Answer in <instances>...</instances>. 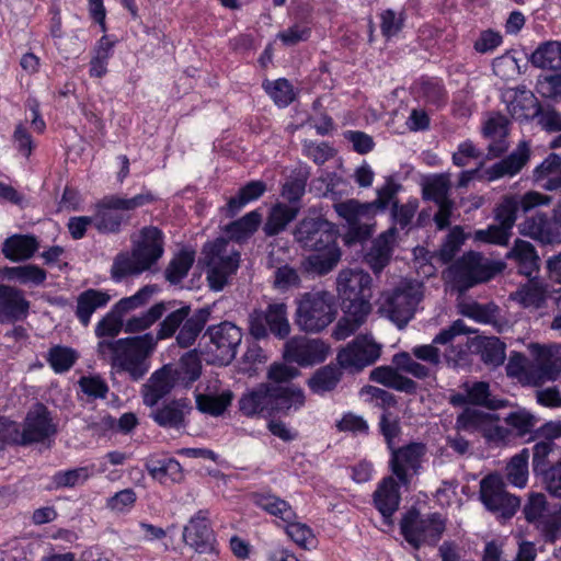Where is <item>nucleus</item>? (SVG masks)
<instances>
[{
	"label": "nucleus",
	"instance_id": "nucleus-1",
	"mask_svg": "<svg viewBox=\"0 0 561 561\" xmlns=\"http://www.w3.org/2000/svg\"><path fill=\"white\" fill-rule=\"evenodd\" d=\"M371 276L363 270L346 268L339 273L336 289L344 316L333 330L336 340H345L366 322L371 312Z\"/></svg>",
	"mask_w": 561,
	"mask_h": 561
},
{
	"label": "nucleus",
	"instance_id": "nucleus-2",
	"mask_svg": "<svg viewBox=\"0 0 561 561\" xmlns=\"http://www.w3.org/2000/svg\"><path fill=\"white\" fill-rule=\"evenodd\" d=\"M401 185L391 178L377 190V198L369 203H360L357 199H347L333 205L336 214L343 218L348 229L344 236L347 244L367 240L375 228V216L377 211H383L397 199Z\"/></svg>",
	"mask_w": 561,
	"mask_h": 561
},
{
	"label": "nucleus",
	"instance_id": "nucleus-3",
	"mask_svg": "<svg viewBox=\"0 0 561 561\" xmlns=\"http://www.w3.org/2000/svg\"><path fill=\"white\" fill-rule=\"evenodd\" d=\"M157 337L144 335L118 340L99 341L96 352L100 358L113 368L129 374L133 380L141 379L149 370L148 357L153 352Z\"/></svg>",
	"mask_w": 561,
	"mask_h": 561
},
{
	"label": "nucleus",
	"instance_id": "nucleus-4",
	"mask_svg": "<svg viewBox=\"0 0 561 561\" xmlns=\"http://www.w3.org/2000/svg\"><path fill=\"white\" fill-rule=\"evenodd\" d=\"M163 234L157 227H145L131 252L118 253L112 264L111 275L116 282L128 276H138L149 271L164 253Z\"/></svg>",
	"mask_w": 561,
	"mask_h": 561
},
{
	"label": "nucleus",
	"instance_id": "nucleus-5",
	"mask_svg": "<svg viewBox=\"0 0 561 561\" xmlns=\"http://www.w3.org/2000/svg\"><path fill=\"white\" fill-rule=\"evenodd\" d=\"M202 255L209 288L222 290L240 266V252L229 240L217 238L204 244Z\"/></svg>",
	"mask_w": 561,
	"mask_h": 561
},
{
	"label": "nucleus",
	"instance_id": "nucleus-6",
	"mask_svg": "<svg viewBox=\"0 0 561 561\" xmlns=\"http://www.w3.org/2000/svg\"><path fill=\"white\" fill-rule=\"evenodd\" d=\"M211 310L209 307L192 309L184 305L170 312L159 324L157 340H164L175 335V341L180 347L192 346L205 325L210 319Z\"/></svg>",
	"mask_w": 561,
	"mask_h": 561
},
{
	"label": "nucleus",
	"instance_id": "nucleus-7",
	"mask_svg": "<svg viewBox=\"0 0 561 561\" xmlns=\"http://www.w3.org/2000/svg\"><path fill=\"white\" fill-rule=\"evenodd\" d=\"M335 297L327 290L305 293L297 301L295 323L307 333H318L336 318Z\"/></svg>",
	"mask_w": 561,
	"mask_h": 561
},
{
	"label": "nucleus",
	"instance_id": "nucleus-8",
	"mask_svg": "<svg viewBox=\"0 0 561 561\" xmlns=\"http://www.w3.org/2000/svg\"><path fill=\"white\" fill-rule=\"evenodd\" d=\"M154 201L150 192L138 194L126 198L119 195L104 196L96 205V211L93 216L94 227L102 233H116L121 230L123 222L128 217L124 211H131Z\"/></svg>",
	"mask_w": 561,
	"mask_h": 561
},
{
	"label": "nucleus",
	"instance_id": "nucleus-9",
	"mask_svg": "<svg viewBox=\"0 0 561 561\" xmlns=\"http://www.w3.org/2000/svg\"><path fill=\"white\" fill-rule=\"evenodd\" d=\"M503 266L501 262H491L481 253L470 251L450 266V273L457 287L466 290L490 280L502 271Z\"/></svg>",
	"mask_w": 561,
	"mask_h": 561
},
{
	"label": "nucleus",
	"instance_id": "nucleus-10",
	"mask_svg": "<svg viewBox=\"0 0 561 561\" xmlns=\"http://www.w3.org/2000/svg\"><path fill=\"white\" fill-rule=\"evenodd\" d=\"M248 322L249 332L255 340L267 339L270 334L286 340L291 331L285 302H270L265 309H254Z\"/></svg>",
	"mask_w": 561,
	"mask_h": 561
},
{
	"label": "nucleus",
	"instance_id": "nucleus-11",
	"mask_svg": "<svg viewBox=\"0 0 561 561\" xmlns=\"http://www.w3.org/2000/svg\"><path fill=\"white\" fill-rule=\"evenodd\" d=\"M528 523L534 524L547 542L561 536V503L549 505L542 493H531L523 508Z\"/></svg>",
	"mask_w": 561,
	"mask_h": 561
},
{
	"label": "nucleus",
	"instance_id": "nucleus-12",
	"mask_svg": "<svg viewBox=\"0 0 561 561\" xmlns=\"http://www.w3.org/2000/svg\"><path fill=\"white\" fill-rule=\"evenodd\" d=\"M401 533L405 540L414 548L422 545L435 546L445 531V520L438 513L426 516L416 511H410L400 523Z\"/></svg>",
	"mask_w": 561,
	"mask_h": 561
},
{
	"label": "nucleus",
	"instance_id": "nucleus-13",
	"mask_svg": "<svg viewBox=\"0 0 561 561\" xmlns=\"http://www.w3.org/2000/svg\"><path fill=\"white\" fill-rule=\"evenodd\" d=\"M470 331L466 327L462 320H456L446 329H443L434 339L432 344L414 346L411 350V354L419 360L425 362L431 366H438L440 364V353L435 344L449 345L450 351L445 353V357L448 363L453 362L455 365L458 364L462 356L466 355V350L457 345L456 352L454 342L457 336L467 334Z\"/></svg>",
	"mask_w": 561,
	"mask_h": 561
},
{
	"label": "nucleus",
	"instance_id": "nucleus-14",
	"mask_svg": "<svg viewBox=\"0 0 561 561\" xmlns=\"http://www.w3.org/2000/svg\"><path fill=\"white\" fill-rule=\"evenodd\" d=\"M295 241L309 251H322L336 247L334 225L321 216H307L294 229Z\"/></svg>",
	"mask_w": 561,
	"mask_h": 561
},
{
	"label": "nucleus",
	"instance_id": "nucleus-15",
	"mask_svg": "<svg viewBox=\"0 0 561 561\" xmlns=\"http://www.w3.org/2000/svg\"><path fill=\"white\" fill-rule=\"evenodd\" d=\"M534 360L526 366L525 382L539 387L548 381L557 380L561 375V357L556 346H543L533 343L528 346Z\"/></svg>",
	"mask_w": 561,
	"mask_h": 561
},
{
	"label": "nucleus",
	"instance_id": "nucleus-16",
	"mask_svg": "<svg viewBox=\"0 0 561 561\" xmlns=\"http://www.w3.org/2000/svg\"><path fill=\"white\" fill-rule=\"evenodd\" d=\"M500 416L477 409H465L456 420L457 430L469 433L480 432L482 436L494 444H504L511 436V431L497 424Z\"/></svg>",
	"mask_w": 561,
	"mask_h": 561
},
{
	"label": "nucleus",
	"instance_id": "nucleus-17",
	"mask_svg": "<svg viewBox=\"0 0 561 561\" xmlns=\"http://www.w3.org/2000/svg\"><path fill=\"white\" fill-rule=\"evenodd\" d=\"M551 197L536 191H529L523 195L507 194L494 209V218L497 224L512 231L519 213L527 214L535 207L548 205Z\"/></svg>",
	"mask_w": 561,
	"mask_h": 561
},
{
	"label": "nucleus",
	"instance_id": "nucleus-18",
	"mask_svg": "<svg viewBox=\"0 0 561 561\" xmlns=\"http://www.w3.org/2000/svg\"><path fill=\"white\" fill-rule=\"evenodd\" d=\"M381 345L370 335H358L336 355L340 367L352 373H358L378 360Z\"/></svg>",
	"mask_w": 561,
	"mask_h": 561
},
{
	"label": "nucleus",
	"instance_id": "nucleus-19",
	"mask_svg": "<svg viewBox=\"0 0 561 561\" xmlns=\"http://www.w3.org/2000/svg\"><path fill=\"white\" fill-rule=\"evenodd\" d=\"M423 299V284L409 280L398 286L388 299V312L391 321L400 329L413 318L417 305Z\"/></svg>",
	"mask_w": 561,
	"mask_h": 561
},
{
	"label": "nucleus",
	"instance_id": "nucleus-20",
	"mask_svg": "<svg viewBox=\"0 0 561 561\" xmlns=\"http://www.w3.org/2000/svg\"><path fill=\"white\" fill-rule=\"evenodd\" d=\"M480 497L489 511L505 519L514 516L520 505L517 496L506 492L500 474H489L481 480Z\"/></svg>",
	"mask_w": 561,
	"mask_h": 561
},
{
	"label": "nucleus",
	"instance_id": "nucleus-21",
	"mask_svg": "<svg viewBox=\"0 0 561 561\" xmlns=\"http://www.w3.org/2000/svg\"><path fill=\"white\" fill-rule=\"evenodd\" d=\"M205 336L209 337L208 351L214 354L216 362L228 365L237 355L242 341V331L232 322L224 321L208 327Z\"/></svg>",
	"mask_w": 561,
	"mask_h": 561
},
{
	"label": "nucleus",
	"instance_id": "nucleus-22",
	"mask_svg": "<svg viewBox=\"0 0 561 561\" xmlns=\"http://www.w3.org/2000/svg\"><path fill=\"white\" fill-rule=\"evenodd\" d=\"M328 356V346L318 339L294 336L284 345L286 362L307 367L322 363Z\"/></svg>",
	"mask_w": 561,
	"mask_h": 561
},
{
	"label": "nucleus",
	"instance_id": "nucleus-23",
	"mask_svg": "<svg viewBox=\"0 0 561 561\" xmlns=\"http://www.w3.org/2000/svg\"><path fill=\"white\" fill-rule=\"evenodd\" d=\"M56 433L57 427L50 412L44 404L38 403L26 414L23 430L20 431L19 445L43 443Z\"/></svg>",
	"mask_w": 561,
	"mask_h": 561
},
{
	"label": "nucleus",
	"instance_id": "nucleus-24",
	"mask_svg": "<svg viewBox=\"0 0 561 561\" xmlns=\"http://www.w3.org/2000/svg\"><path fill=\"white\" fill-rule=\"evenodd\" d=\"M391 458L389 461L392 473L398 478L401 484L408 485L410 478L408 470L417 472L421 467L422 458L427 451V447L423 443L412 442L402 447L389 449Z\"/></svg>",
	"mask_w": 561,
	"mask_h": 561
},
{
	"label": "nucleus",
	"instance_id": "nucleus-25",
	"mask_svg": "<svg viewBox=\"0 0 561 561\" xmlns=\"http://www.w3.org/2000/svg\"><path fill=\"white\" fill-rule=\"evenodd\" d=\"M183 539L198 553L214 551L215 536L207 523L206 513L201 511L191 518L188 525L184 527Z\"/></svg>",
	"mask_w": 561,
	"mask_h": 561
},
{
	"label": "nucleus",
	"instance_id": "nucleus-26",
	"mask_svg": "<svg viewBox=\"0 0 561 561\" xmlns=\"http://www.w3.org/2000/svg\"><path fill=\"white\" fill-rule=\"evenodd\" d=\"M272 383H260L244 392L239 399V410L245 416L272 415Z\"/></svg>",
	"mask_w": 561,
	"mask_h": 561
},
{
	"label": "nucleus",
	"instance_id": "nucleus-27",
	"mask_svg": "<svg viewBox=\"0 0 561 561\" xmlns=\"http://www.w3.org/2000/svg\"><path fill=\"white\" fill-rule=\"evenodd\" d=\"M397 234L398 229L390 227L373 241L364 260L374 273H380L389 264L397 241Z\"/></svg>",
	"mask_w": 561,
	"mask_h": 561
},
{
	"label": "nucleus",
	"instance_id": "nucleus-28",
	"mask_svg": "<svg viewBox=\"0 0 561 561\" xmlns=\"http://www.w3.org/2000/svg\"><path fill=\"white\" fill-rule=\"evenodd\" d=\"M507 111L516 121H530L541 113V106L535 94L525 88H517L504 95Z\"/></svg>",
	"mask_w": 561,
	"mask_h": 561
},
{
	"label": "nucleus",
	"instance_id": "nucleus-29",
	"mask_svg": "<svg viewBox=\"0 0 561 561\" xmlns=\"http://www.w3.org/2000/svg\"><path fill=\"white\" fill-rule=\"evenodd\" d=\"M175 382L178 381L172 374V366L164 365L154 371L142 386L141 393L144 403L153 408L162 398L171 392Z\"/></svg>",
	"mask_w": 561,
	"mask_h": 561
},
{
	"label": "nucleus",
	"instance_id": "nucleus-30",
	"mask_svg": "<svg viewBox=\"0 0 561 561\" xmlns=\"http://www.w3.org/2000/svg\"><path fill=\"white\" fill-rule=\"evenodd\" d=\"M192 411L188 399L181 398L153 409L150 417L161 427L180 428L185 426V415Z\"/></svg>",
	"mask_w": 561,
	"mask_h": 561
},
{
	"label": "nucleus",
	"instance_id": "nucleus-31",
	"mask_svg": "<svg viewBox=\"0 0 561 561\" xmlns=\"http://www.w3.org/2000/svg\"><path fill=\"white\" fill-rule=\"evenodd\" d=\"M30 302L22 290L0 284V319L19 321L26 318Z\"/></svg>",
	"mask_w": 561,
	"mask_h": 561
},
{
	"label": "nucleus",
	"instance_id": "nucleus-32",
	"mask_svg": "<svg viewBox=\"0 0 561 561\" xmlns=\"http://www.w3.org/2000/svg\"><path fill=\"white\" fill-rule=\"evenodd\" d=\"M530 149L526 141H520L517 148L506 158L494 163L486 170L489 181L517 174L528 162Z\"/></svg>",
	"mask_w": 561,
	"mask_h": 561
},
{
	"label": "nucleus",
	"instance_id": "nucleus-33",
	"mask_svg": "<svg viewBox=\"0 0 561 561\" xmlns=\"http://www.w3.org/2000/svg\"><path fill=\"white\" fill-rule=\"evenodd\" d=\"M399 371L396 366H379L370 371L369 379L397 391L408 394L416 393L417 383Z\"/></svg>",
	"mask_w": 561,
	"mask_h": 561
},
{
	"label": "nucleus",
	"instance_id": "nucleus-34",
	"mask_svg": "<svg viewBox=\"0 0 561 561\" xmlns=\"http://www.w3.org/2000/svg\"><path fill=\"white\" fill-rule=\"evenodd\" d=\"M272 394L273 413H288L290 410L297 411L306 402L304 390L294 385L272 383Z\"/></svg>",
	"mask_w": 561,
	"mask_h": 561
},
{
	"label": "nucleus",
	"instance_id": "nucleus-35",
	"mask_svg": "<svg viewBox=\"0 0 561 561\" xmlns=\"http://www.w3.org/2000/svg\"><path fill=\"white\" fill-rule=\"evenodd\" d=\"M374 503L387 522L398 510L400 503L399 485L394 478H385L374 493Z\"/></svg>",
	"mask_w": 561,
	"mask_h": 561
},
{
	"label": "nucleus",
	"instance_id": "nucleus-36",
	"mask_svg": "<svg viewBox=\"0 0 561 561\" xmlns=\"http://www.w3.org/2000/svg\"><path fill=\"white\" fill-rule=\"evenodd\" d=\"M506 257L516 263L518 273L531 277L538 271L539 257L534 245L525 240L516 239Z\"/></svg>",
	"mask_w": 561,
	"mask_h": 561
},
{
	"label": "nucleus",
	"instance_id": "nucleus-37",
	"mask_svg": "<svg viewBox=\"0 0 561 561\" xmlns=\"http://www.w3.org/2000/svg\"><path fill=\"white\" fill-rule=\"evenodd\" d=\"M111 300L106 291L87 289L77 297L76 316L83 327H88L94 311L105 307Z\"/></svg>",
	"mask_w": 561,
	"mask_h": 561
},
{
	"label": "nucleus",
	"instance_id": "nucleus-38",
	"mask_svg": "<svg viewBox=\"0 0 561 561\" xmlns=\"http://www.w3.org/2000/svg\"><path fill=\"white\" fill-rule=\"evenodd\" d=\"M534 179L547 191L561 188V156L550 153L535 170Z\"/></svg>",
	"mask_w": 561,
	"mask_h": 561
},
{
	"label": "nucleus",
	"instance_id": "nucleus-39",
	"mask_svg": "<svg viewBox=\"0 0 561 561\" xmlns=\"http://www.w3.org/2000/svg\"><path fill=\"white\" fill-rule=\"evenodd\" d=\"M38 249L34 236L14 234L7 238L2 244V253L12 262L24 261L33 256Z\"/></svg>",
	"mask_w": 561,
	"mask_h": 561
},
{
	"label": "nucleus",
	"instance_id": "nucleus-40",
	"mask_svg": "<svg viewBox=\"0 0 561 561\" xmlns=\"http://www.w3.org/2000/svg\"><path fill=\"white\" fill-rule=\"evenodd\" d=\"M508 119L502 114H494L485 122L484 136L493 140L488 147L490 156L497 157L505 151L504 139L508 134Z\"/></svg>",
	"mask_w": 561,
	"mask_h": 561
},
{
	"label": "nucleus",
	"instance_id": "nucleus-41",
	"mask_svg": "<svg viewBox=\"0 0 561 561\" xmlns=\"http://www.w3.org/2000/svg\"><path fill=\"white\" fill-rule=\"evenodd\" d=\"M342 367L329 364L318 368L308 379L309 389L319 396L333 391L340 383L343 373Z\"/></svg>",
	"mask_w": 561,
	"mask_h": 561
},
{
	"label": "nucleus",
	"instance_id": "nucleus-42",
	"mask_svg": "<svg viewBox=\"0 0 561 561\" xmlns=\"http://www.w3.org/2000/svg\"><path fill=\"white\" fill-rule=\"evenodd\" d=\"M316 252L317 253L309 255L302 262V266L308 273L319 276L327 275L341 260V250L337 245Z\"/></svg>",
	"mask_w": 561,
	"mask_h": 561
},
{
	"label": "nucleus",
	"instance_id": "nucleus-43",
	"mask_svg": "<svg viewBox=\"0 0 561 561\" xmlns=\"http://www.w3.org/2000/svg\"><path fill=\"white\" fill-rule=\"evenodd\" d=\"M477 351L481 360L489 367L496 368L504 364L506 358V345L496 336H478L476 339Z\"/></svg>",
	"mask_w": 561,
	"mask_h": 561
},
{
	"label": "nucleus",
	"instance_id": "nucleus-44",
	"mask_svg": "<svg viewBox=\"0 0 561 561\" xmlns=\"http://www.w3.org/2000/svg\"><path fill=\"white\" fill-rule=\"evenodd\" d=\"M298 215V208L286 204L277 203L274 205L263 226V231L267 237L277 236L286 229Z\"/></svg>",
	"mask_w": 561,
	"mask_h": 561
},
{
	"label": "nucleus",
	"instance_id": "nucleus-45",
	"mask_svg": "<svg viewBox=\"0 0 561 561\" xmlns=\"http://www.w3.org/2000/svg\"><path fill=\"white\" fill-rule=\"evenodd\" d=\"M512 298L526 308H540L547 298V286L543 282L531 276L526 284L512 294Z\"/></svg>",
	"mask_w": 561,
	"mask_h": 561
},
{
	"label": "nucleus",
	"instance_id": "nucleus-46",
	"mask_svg": "<svg viewBox=\"0 0 561 561\" xmlns=\"http://www.w3.org/2000/svg\"><path fill=\"white\" fill-rule=\"evenodd\" d=\"M195 262V251L182 249L169 262L164 270V278L171 285L180 284L188 274Z\"/></svg>",
	"mask_w": 561,
	"mask_h": 561
},
{
	"label": "nucleus",
	"instance_id": "nucleus-47",
	"mask_svg": "<svg viewBox=\"0 0 561 561\" xmlns=\"http://www.w3.org/2000/svg\"><path fill=\"white\" fill-rule=\"evenodd\" d=\"M540 431L546 439L536 443L533 447V471L537 476H542L550 468L549 455L561 444V437H550L545 433V425Z\"/></svg>",
	"mask_w": 561,
	"mask_h": 561
},
{
	"label": "nucleus",
	"instance_id": "nucleus-48",
	"mask_svg": "<svg viewBox=\"0 0 561 561\" xmlns=\"http://www.w3.org/2000/svg\"><path fill=\"white\" fill-rule=\"evenodd\" d=\"M531 64L541 69H561V43L547 42L541 44L531 55Z\"/></svg>",
	"mask_w": 561,
	"mask_h": 561
},
{
	"label": "nucleus",
	"instance_id": "nucleus-49",
	"mask_svg": "<svg viewBox=\"0 0 561 561\" xmlns=\"http://www.w3.org/2000/svg\"><path fill=\"white\" fill-rule=\"evenodd\" d=\"M253 502L268 514L279 517L286 523L295 517L291 506L274 494L256 493L253 495Z\"/></svg>",
	"mask_w": 561,
	"mask_h": 561
},
{
	"label": "nucleus",
	"instance_id": "nucleus-50",
	"mask_svg": "<svg viewBox=\"0 0 561 561\" xmlns=\"http://www.w3.org/2000/svg\"><path fill=\"white\" fill-rule=\"evenodd\" d=\"M202 364L195 351L185 353L176 367H172V374L176 381L188 386L201 376Z\"/></svg>",
	"mask_w": 561,
	"mask_h": 561
},
{
	"label": "nucleus",
	"instance_id": "nucleus-51",
	"mask_svg": "<svg viewBox=\"0 0 561 561\" xmlns=\"http://www.w3.org/2000/svg\"><path fill=\"white\" fill-rule=\"evenodd\" d=\"M528 448L522 449L513 456L506 465L507 481L518 488H524L528 480Z\"/></svg>",
	"mask_w": 561,
	"mask_h": 561
},
{
	"label": "nucleus",
	"instance_id": "nucleus-52",
	"mask_svg": "<svg viewBox=\"0 0 561 561\" xmlns=\"http://www.w3.org/2000/svg\"><path fill=\"white\" fill-rule=\"evenodd\" d=\"M266 191V184L263 181H251L239 190L237 196L228 202V210L234 216L248 203L260 198Z\"/></svg>",
	"mask_w": 561,
	"mask_h": 561
},
{
	"label": "nucleus",
	"instance_id": "nucleus-53",
	"mask_svg": "<svg viewBox=\"0 0 561 561\" xmlns=\"http://www.w3.org/2000/svg\"><path fill=\"white\" fill-rule=\"evenodd\" d=\"M232 398L233 394L230 390L224 391L217 396L197 394L196 407L203 413L218 416L231 404Z\"/></svg>",
	"mask_w": 561,
	"mask_h": 561
},
{
	"label": "nucleus",
	"instance_id": "nucleus-54",
	"mask_svg": "<svg viewBox=\"0 0 561 561\" xmlns=\"http://www.w3.org/2000/svg\"><path fill=\"white\" fill-rule=\"evenodd\" d=\"M469 403L481 405L490 410L505 407V401L491 398L490 386L485 381H476L472 386L466 385Z\"/></svg>",
	"mask_w": 561,
	"mask_h": 561
},
{
	"label": "nucleus",
	"instance_id": "nucleus-55",
	"mask_svg": "<svg viewBox=\"0 0 561 561\" xmlns=\"http://www.w3.org/2000/svg\"><path fill=\"white\" fill-rule=\"evenodd\" d=\"M46 359L55 373L62 374L71 369L78 359V354L70 347L55 345L49 348Z\"/></svg>",
	"mask_w": 561,
	"mask_h": 561
},
{
	"label": "nucleus",
	"instance_id": "nucleus-56",
	"mask_svg": "<svg viewBox=\"0 0 561 561\" xmlns=\"http://www.w3.org/2000/svg\"><path fill=\"white\" fill-rule=\"evenodd\" d=\"M262 220V215L259 210H253L244 215L242 218L229 224L227 232L236 240H242L253 234Z\"/></svg>",
	"mask_w": 561,
	"mask_h": 561
},
{
	"label": "nucleus",
	"instance_id": "nucleus-57",
	"mask_svg": "<svg viewBox=\"0 0 561 561\" xmlns=\"http://www.w3.org/2000/svg\"><path fill=\"white\" fill-rule=\"evenodd\" d=\"M168 305L163 301L153 305L147 312L139 317H133L125 323V332L136 333L151 327L159 320L168 309Z\"/></svg>",
	"mask_w": 561,
	"mask_h": 561
},
{
	"label": "nucleus",
	"instance_id": "nucleus-58",
	"mask_svg": "<svg viewBox=\"0 0 561 561\" xmlns=\"http://www.w3.org/2000/svg\"><path fill=\"white\" fill-rule=\"evenodd\" d=\"M414 356L408 352H400L392 356V364L400 371L412 375L417 379H425L432 375L427 365L419 363Z\"/></svg>",
	"mask_w": 561,
	"mask_h": 561
},
{
	"label": "nucleus",
	"instance_id": "nucleus-59",
	"mask_svg": "<svg viewBox=\"0 0 561 561\" xmlns=\"http://www.w3.org/2000/svg\"><path fill=\"white\" fill-rule=\"evenodd\" d=\"M419 201L410 199L404 204L394 201L390 209L392 227L399 226L401 229H410L412 220L417 211Z\"/></svg>",
	"mask_w": 561,
	"mask_h": 561
},
{
	"label": "nucleus",
	"instance_id": "nucleus-60",
	"mask_svg": "<svg viewBox=\"0 0 561 561\" xmlns=\"http://www.w3.org/2000/svg\"><path fill=\"white\" fill-rule=\"evenodd\" d=\"M5 273L9 278H15L21 284L32 283L34 285H41L46 279V272L33 264L8 267Z\"/></svg>",
	"mask_w": 561,
	"mask_h": 561
},
{
	"label": "nucleus",
	"instance_id": "nucleus-61",
	"mask_svg": "<svg viewBox=\"0 0 561 561\" xmlns=\"http://www.w3.org/2000/svg\"><path fill=\"white\" fill-rule=\"evenodd\" d=\"M267 94L280 107L290 104L295 98L293 87L286 79H277L273 82H265L263 84Z\"/></svg>",
	"mask_w": 561,
	"mask_h": 561
},
{
	"label": "nucleus",
	"instance_id": "nucleus-62",
	"mask_svg": "<svg viewBox=\"0 0 561 561\" xmlns=\"http://www.w3.org/2000/svg\"><path fill=\"white\" fill-rule=\"evenodd\" d=\"M123 318L112 309L95 327V335L102 340H113L123 329Z\"/></svg>",
	"mask_w": 561,
	"mask_h": 561
},
{
	"label": "nucleus",
	"instance_id": "nucleus-63",
	"mask_svg": "<svg viewBox=\"0 0 561 561\" xmlns=\"http://www.w3.org/2000/svg\"><path fill=\"white\" fill-rule=\"evenodd\" d=\"M450 179L448 174L436 175L423 190L425 198L435 203L449 201Z\"/></svg>",
	"mask_w": 561,
	"mask_h": 561
},
{
	"label": "nucleus",
	"instance_id": "nucleus-64",
	"mask_svg": "<svg viewBox=\"0 0 561 561\" xmlns=\"http://www.w3.org/2000/svg\"><path fill=\"white\" fill-rule=\"evenodd\" d=\"M519 233L541 242L548 241V222L543 216L526 218L518 225Z\"/></svg>",
	"mask_w": 561,
	"mask_h": 561
}]
</instances>
